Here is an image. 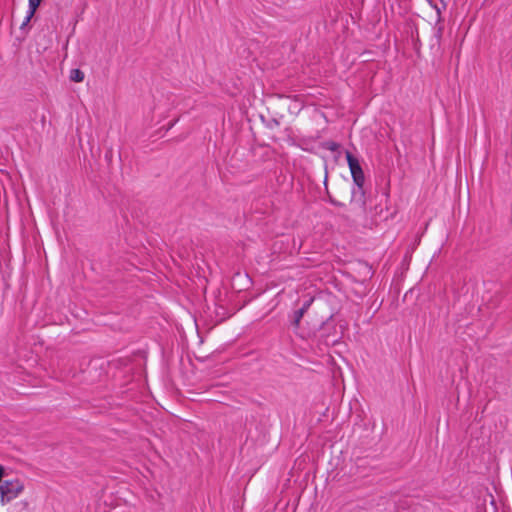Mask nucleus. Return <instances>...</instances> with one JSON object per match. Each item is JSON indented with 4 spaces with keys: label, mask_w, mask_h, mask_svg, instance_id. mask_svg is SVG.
I'll return each mask as SVG.
<instances>
[{
    "label": "nucleus",
    "mask_w": 512,
    "mask_h": 512,
    "mask_svg": "<svg viewBox=\"0 0 512 512\" xmlns=\"http://www.w3.org/2000/svg\"><path fill=\"white\" fill-rule=\"evenodd\" d=\"M346 159L354 182V187L352 188L351 191L350 204L364 212L366 206V199L364 191L365 177L362 167L358 159L348 151L346 152Z\"/></svg>",
    "instance_id": "obj_1"
},
{
    "label": "nucleus",
    "mask_w": 512,
    "mask_h": 512,
    "mask_svg": "<svg viewBox=\"0 0 512 512\" xmlns=\"http://www.w3.org/2000/svg\"><path fill=\"white\" fill-rule=\"evenodd\" d=\"M346 159L354 182V187L352 188L351 191L350 204L364 212L366 206V199L364 191L365 177L362 167L358 159L348 151L346 152Z\"/></svg>",
    "instance_id": "obj_2"
},
{
    "label": "nucleus",
    "mask_w": 512,
    "mask_h": 512,
    "mask_svg": "<svg viewBox=\"0 0 512 512\" xmlns=\"http://www.w3.org/2000/svg\"><path fill=\"white\" fill-rule=\"evenodd\" d=\"M24 490V484L19 479L4 480L0 483V503L6 505L16 499Z\"/></svg>",
    "instance_id": "obj_3"
},
{
    "label": "nucleus",
    "mask_w": 512,
    "mask_h": 512,
    "mask_svg": "<svg viewBox=\"0 0 512 512\" xmlns=\"http://www.w3.org/2000/svg\"><path fill=\"white\" fill-rule=\"evenodd\" d=\"M70 80L74 82H82L84 80V72L80 69H72L70 71Z\"/></svg>",
    "instance_id": "obj_4"
},
{
    "label": "nucleus",
    "mask_w": 512,
    "mask_h": 512,
    "mask_svg": "<svg viewBox=\"0 0 512 512\" xmlns=\"http://www.w3.org/2000/svg\"><path fill=\"white\" fill-rule=\"evenodd\" d=\"M304 310L303 309H298L296 311H294V314H293V326L294 327H299V324H300V321L302 319V317L304 316Z\"/></svg>",
    "instance_id": "obj_5"
},
{
    "label": "nucleus",
    "mask_w": 512,
    "mask_h": 512,
    "mask_svg": "<svg viewBox=\"0 0 512 512\" xmlns=\"http://www.w3.org/2000/svg\"><path fill=\"white\" fill-rule=\"evenodd\" d=\"M35 13H32L30 9L27 11V15L25 19L23 20L22 24L20 25V29H24L28 23L30 22L31 18L34 16Z\"/></svg>",
    "instance_id": "obj_6"
},
{
    "label": "nucleus",
    "mask_w": 512,
    "mask_h": 512,
    "mask_svg": "<svg viewBox=\"0 0 512 512\" xmlns=\"http://www.w3.org/2000/svg\"><path fill=\"white\" fill-rule=\"evenodd\" d=\"M41 0H29V9L32 13H35L36 9L39 7Z\"/></svg>",
    "instance_id": "obj_7"
},
{
    "label": "nucleus",
    "mask_w": 512,
    "mask_h": 512,
    "mask_svg": "<svg viewBox=\"0 0 512 512\" xmlns=\"http://www.w3.org/2000/svg\"><path fill=\"white\" fill-rule=\"evenodd\" d=\"M326 148L331 151H336L339 148V145L336 142H328L326 144Z\"/></svg>",
    "instance_id": "obj_8"
},
{
    "label": "nucleus",
    "mask_w": 512,
    "mask_h": 512,
    "mask_svg": "<svg viewBox=\"0 0 512 512\" xmlns=\"http://www.w3.org/2000/svg\"><path fill=\"white\" fill-rule=\"evenodd\" d=\"M312 302H313V299H309V300L305 301L300 309H303L304 313H306V311L311 306Z\"/></svg>",
    "instance_id": "obj_9"
},
{
    "label": "nucleus",
    "mask_w": 512,
    "mask_h": 512,
    "mask_svg": "<svg viewBox=\"0 0 512 512\" xmlns=\"http://www.w3.org/2000/svg\"><path fill=\"white\" fill-rule=\"evenodd\" d=\"M330 203H331L332 205H334V206H337V207H343V206H344V204H343V203L338 202V201H336V200H334V199H331V198H330Z\"/></svg>",
    "instance_id": "obj_10"
},
{
    "label": "nucleus",
    "mask_w": 512,
    "mask_h": 512,
    "mask_svg": "<svg viewBox=\"0 0 512 512\" xmlns=\"http://www.w3.org/2000/svg\"><path fill=\"white\" fill-rule=\"evenodd\" d=\"M4 474H5V469L2 465H0V483H2L4 481V480H2Z\"/></svg>",
    "instance_id": "obj_11"
},
{
    "label": "nucleus",
    "mask_w": 512,
    "mask_h": 512,
    "mask_svg": "<svg viewBox=\"0 0 512 512\" xmlns=\"http://www.w3.org/2000/svg\"><path fill=\"white\" fill-rule=\"evenodd\" d=\"M176 122H177V120H175V121H173L172 123H170L169 128H171L172 126H174Z\"/></svg>",
    "instance_id": "obj_12"
}]
</instances>
